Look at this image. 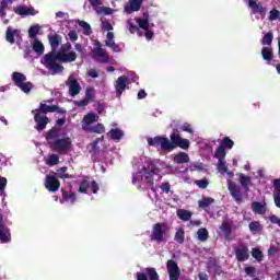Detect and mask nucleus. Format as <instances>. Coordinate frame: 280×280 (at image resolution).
Returning <instances> with one entry per match:
<instances>
[{
	"mask_svg": "<svg viewBox=\"0 0 280 280\" xmlns=\"http://www.w3.org/2000/svg\"><path fill=\"white\" fill-rule=\"evenodd\" d=\"M170 139L163 136H156L154 138H149L148 143L152 148H161L163 152H172L173 150H176V148L189 150V140L182 138L179 132H172Z\"/></svg>",
	"mask_w": 280,
	"mask_h": 280,
	"instance_id": "nucleus-1",
	"label": "nucleus"
},
{
	"mask_svg": "<svg viewBox=\"0 0 280 280\" xmlns=\"http://www.w3.org/2000/svg\"><path fill=\"white\" fill-rule=\"evenodd\" d=\"M100 116H97L95 113H88L83 116L81 121L82 130L89 135H104L106 132V127H104V124L98 122L93 126V124L97 122Z\"/></svg>",
	"mask_w": 280,
	"mask_h": 280,
	"instance_id": "nucleus-2",
	"label": "nucleus"
},
{
	"mask_svg": "<svg viewBox=\"0 0 280 280\" xmlns=\"http://www.w3.org/2000/svg\"><path fill=\"white\" fill-rule=\"evenodd\" d=\"M60 54L57 51L50 50L42 58V65L48 69V71H54V73H62L65 71V67L60 63Z\"/></svg>",
	"mask_w": 280,
	"mask_h": 280,
	"instance_id": "nucleus-3",
	"label": "nucleus"
},
{
	"mask_svg": "<svg viewBox=\"0 0 280 280\" xmlns=\"http://www.w3.org/2000/svg\"><path fill=\"white\" fill-rule=\"evenodd\" d=\"M139 174H141L142 180L145 185H149V187H154V176H159V180L163 178V176H161V168H159L154 162H149L147 166L140 170Z\"/></svg>",
	"mask_w": 280,
	"mask_h": 280,
	"instance_id": "nucleus-4",
	"label": "nucleus"
},
{
	"mask_svg": "<svg viewBox=\"0 0 280 280\" xmlns=\"http://www.w3.org/2000/svg\"><path fill=\"white\" fill-rule=\"evenodd\" d=\"M167 223L158 222L153 224L152 232L150 235L151 242H156V244H163V242H167Z\"/></svg>",
	"mask_w": 280,
	"mask_h": 280,
	"instance_id": "nucleus-5",
	"label": "nucleus"
},
{
	"mask_svg": "<svg viewBox=\"0 0 280 280\" xmlns=\"http://www.w3.org/2000/svg\"><path fill=\"white\" fill-rule=\"evenodd\" d=\"M71 138L69 137L57 139L50 143L51 150H54V152H59V154H67V152L71 150Z\"/></svg>",
	"mask_w": 280,
	"mask_h": 280,
	"instance_id": "nucleus-6",
	"label": "nucleus"
},
{
	"mask_svg": "<svg viewBox=\"0 0 280 280\" xmlns=\"http://www.w3.org/2000/svg\"><path fill=\"white\" fill-rule=\"evenodd\" d=\"M90 188L92 190V194H97V191H100V185L97 184V182H95V180L91 182V177L84 176L81 180L78 192L79 194H89Z\"/></svg>",
	"mask_w": 280,
	"mask_h": 280,
	"instance_id": "nucleus-7",
	"label": "nucleus"
},
{
	"mask_svg": "<svg viewBox=\"0 0 280 280\" xmlns=\"http://www.w3.org/2000/svg\"><path fill=\"white\" fill-rule=\"evenodd\" d=\"M34 113L39 115H47L48 113H58L59 115H67V109L58 107V105H47L46 103H40L39 107L33 109Z\"/></svg>",
	"mask_w": 280,
	"mask_h": 280,
	"instance_id": "nucleus-8",
	"label": "nucleus"
},
{
	"mask_svg": "<svg viewBox=\"0 0 280 280\" xmlns=\"http://www.w3.org/2000/svg\"><path fill=\"white\" fill-rule=\"evenodd\" d=\"M228 189L233 198L237 202V205H242L244 202V194H242V188L235 184V182L228 179Z\"/></svg>",
	"mask_w": 280,
	"mask_h": 280,
	"instance_id": "nucleus-9",
	"label": "nucleus"
},
{
	"mask_svg": "<svg viewBox=\"0 0 280 280\" xmlns=\"http://www.w3.org/2000/svg\"><path fill=\"white\" fill-rule=\"evenodd\" d=\"M32 115H34V121L36 124L34 126L35 130H37V132H43V130H45V128H47V125L49 124V117L34 110H32Z\"/></svg>",
	"mask_w": 280,
	"mask_h": 280,
	"instance_id": "nucleus-10",
	"label": "nucleus"
},
{
	"mask_svg": "<svg viewBox=\"0 0 280 280\" xmlns=\"http://www.w3.org/2000/svg\"><path fill=\"white\" fill-rule=\"evenodd\" d=\"M130 82V79L127 75H120L118 77V79L115 82V91H116V97L121 98V96L124 95V91H126V89H130L128 86Z\"/></svg>",
	"mask_w": 280,
	"mask_h": 280,
	"instance_id": "nucleus-11",
	"label": "nucleus"
},
{
	"mask_svg": "<svg viewBox=\"0 0 280 280\" xmlns=\"http://www.w3.org/2000/svg\"><path fill=\"white\" fill-rule=\"evenodd\" d=\"M166 270L168 272L170 280H178L180 279V268L176 260L170 259L166 261Z\"/></svg>",
	"mask_w": 280,
	"mask_h": 280,
	"instance_id": "nucleus-12",
	"label": "nucleus"
},
{
	"mask_svg": "<svg viewBox=\"0 0 280 280\" xmlns=\"http://www.w3.org/2000/svg\"><path fill=\"white\" fill-rule=\"evenodd\" d=\"M45 188L50 191V194H56L60 189V180L56 175H47L45 179Z\"/></svg>",
	"mask_w": 280,
	"mask_h": 280,
	"instance_id": "nucleus-13",
	"label": "nucleus"
},
{
	"mask_svg": "<svg viewBox=\"0 0 280 280\" xmlns=\"http://www.w3.org/2000/svg\"><path fill=\"white\" fill-rule=\"evenodd\" d=\"M145 272L147 273L137 272V280H161V277L159 276V272H156V269L154 267H148L145 269Z\"/></svg>",
	"mask_w": 280,
	"mask_h": 280,
	"instance_id": "nucleus-14",
	"label": "nucleus"
},
{
	"mask_svg": "<svg viewBox=\"0 0 280 280\" xmlns=\"http://www.w3.org/2000/svg\"><path fill=\"white\" fill-rule=\"evenodd\" d=\"M66 84L67 86H69V95H71V97L80 95V91H82V88L80 86L78 79H75L74 77H69Z\"/></svg>",
	"mask_w": 280,
	"mask_h": 280,
	"instance_id": "nucleus-15",
	"label": "nucleus"
},
{
	"mask_svg": "<svg viewBox=\"0 0 280 280\" xmlns=\"http://www.w3.org/2000/svg\"><path fill=\"white\" fill-rule=\"evenodd\" d=\"M13 12L15 14H19V16L25 18V16H36L38 14V11H35L33 7H24V5H19L13 9Z\"/></svg>",
	"mask_w": 280,
	"mask_h": 280,
	"instance_id": "nucleus-16",
	"label": "nucleus"
},
{
	"mask_svg": "<svg viewBox=\"0 0 280 280\" xmlns=\"http://www.w3.org/2000/svg\"><path fill=\"white\" fill-rule=\"evenodd\" d=\"M142 4L143 0H129L128 3L125 5V12L127 14H132V12H139Z\"/></svg>",
	"mask_w": 280,
	"mask_h": 280,
	"instance_id": "nucleus-17",
	"label": "nucleus"
},
{
	"mask_svg": "<svg viewBox=\"0 0 280 280\" xmlns=\"http://www.w3.org/2000/svg\"><path fill=\"white\" fill-rule=\"evenodd\" d=\"M234 253L236 259L241 262L247 261V259L250 257V253L248 252V247L246 246L236 247L234 249Z\"/></svg>",
	"mask_w": 280,
	"mask_h": 280,
	"instance_id": "nucleus-18",
	"label": "nucleus"
},
{
	"mask_svg": "<svg viewBox=\"0 0 280 280\" xmlns=\"http://www.w3.org/2000/svg\"><path fill=\"white\" fill-rule=\"evenodd\" d=\"M48 43L50 45L51 51H58V47L62 45V36L58 35V33L49 35Z\"/></svg>",
	"mask_w": 280,
	"mask_h": 280,
	"instance_id": "nucleus-19",
	"label": "nucleus"
},
{
	"mask_svg": "<svg viewBox=\"0 0 280 280\" xmlns=\"http://www.w3.org/2000/svg\"><path fill=\"white\" fill-rule=\"evenodd\" d=\"M219 229L225 240H228V241L231 240V235L233 233V228H232L231 223L223 221Z\"/></svg>",
	"mask_w": 280,
	"mask_h": 280,
	"instance_id": "nucleus-20",
	"label": "nucleus"
},
{
	"mask_svg": "<svg viewBox=\"0 0 280 280\" xmlns=\"http://www.w3.org/2000/svg\"><path fill=\"white\" fill-rule=\"evenodd\" d=\"M59 58H60V62H63V63L75 62V60H78V54L71 50L66 54H59Z\"/></svg>",
	"mask_w": 280,
	"mask_h": 280,
	"instance_id": "nucleus-21",
	"label": "nucleus"
},
{
	"mask_svg": "<svg viewBox=\"0 0 280 280\" xmlns=\"http://www.w3.org/2000/svg\"><path fill=\"white\" fill-rule=\"evenodd\" d=\"M14 36H21V31L12 30V27L9 26L5 33L7 43H10V45H14L15 43Z\"/></svg>",
	"mask_w": 280,
	"mask_h": 280,
	"instance_id": "nucleus-22",
	"label": "nucleus"
},
{
	"mask_svg": "<svg viewBox=\"0 0 280 280\" xmlns=\"http://www.w3.org/2000/svg\"><path fill=\"white\" fill-rule=\"evenodd\" d=\"M93 58H102L100 59V62L106 63L108 62V55L106 54V50L103 48L98 47L92 52Z\"/></svg>",
	"mask_w": 280,
	"mask_h": 280,
	"instance_id": "nucleus-23",
	"label": "nucleus"
},
{
	"mask_svg": "<svg viewBox=\"0 0 280 280\" xmlns=\"http://www.w3.org/2000/svg\"><path fill=\"white\" fill-rule=\"evenodd\" d=\"M248 5L253 10V14H266V8L257 3L255 0H248Z\"/></svg>",
	"mask_w": 280,
	"mask_h": 280,
	"instance_id": "nucleus-24",
	"label": "nucleus"
},
{
	"mask_svg": "<svg viewBox=\"0 0 280 280\" xmlns=\"http://www.w3.org/2000/svg\"><path fill=\"white\" fill-rule=\"evenodd\" d=\"M252 210L254 213H257L258 215H264L266 213V203H261L259 201H253Z\"/></svg>",
	"mask_w": 280,
	"mask_h": 280,
	"instance_id": "nucleus-25",
	"label": "nucleus"
},
{
	"mask_svg": "<svg viewBox=\"0 0 280 280\" xmlns=\"http://www.w3.org/2000/svg\"><path fill=\"white\" fill-rule=\"evenodd\" d=\"M238 178L240 184L243 187L244 191L248 194V191H250V187H248V185H250V177L246 176L244 173H241L238 175Z\"/></svg>",
	"mask_w": 280,
	"mask_h": 280,
	"instance_id": "nucleus-26",
	"label": "nucleus"
},
{
	"mask_svg": "<svg viewBox=\"0 0 280 280\" xmlns=\"http://www.w3.org/2000/svg\"><path fill=\"white\" fill-rule=\"evenodd\" d=\"M33 51L37 54V56H43L45 54V45L42 44L38 38H35L32 43Z\"/></svg>",
	"mask_w": 280,
	"mask_h": 280,
	"instance_id": "nucleus-27",
	"label": "nucleus"
},
{
	"mask_svg": "<svg viewBox=\"0 0 280 280\" xmlns=\"http://www.w3.org/2000/svg\"><path fill=\"white\" fill-rule=\"evenodd\" d=\"M173 161L177 165H183V163H189V154H187L185 152H179V153L175 154Z\"/></svg>",
	"mask_w": 280,
	"mask_h": 280,
	"instance_id": "nucleus-28",
	"label": "nucleus"
},
{
	"mask_svg": "<svg viewBox=\"0 0 280 280\" xmlns=\"http://www.w3.org/2000/svg\"><path fill=\"white\" fill-rule=\"evenodd\" d=\"M11 78H12V82H13V84H15V86H19L20 84H22V82L27 81V77H25V74H23L21 72H13Z\"/></svg>",
	"mask_w": 280,
	"mask_h": 280,
	"instance_id": "nucleus-29",
	"label": "nucleus"
},
{
	"mask_svg": "<svg viewBox=\"0 0 280 280\" xmlns=\"http://www.w3.org/2000/svg\"><path fill=\"white\" fill-rule=\"evenodd\" d=\"M12 238V235L10 234V229L8 228H0V242L2 244H8L10 240Z\"/></svg>",
	"mask_w": 280,
	"mask_h": 280,
	"instance_id": "nucleus-30",
	"label": "nucleus"
},
{
	"mask_svg": "<svg viewBox=\"0 0 280 280\" xmlns=\"http://www.w3.org/2000/svg\"><path fill=\"white\" fill-rule=\"evenodd\" d=\"M107 137L112 139V141H119L124 137V131L121 129H112L110 131L107 132Z\"/></svg>",
	"mask_w": 280,
	"mask_h": 280,
	"instance_id": "nucleus-31",
	"label": "nucleus"
},
{
	"mask_svg": "<svg viewBox=\"0 0 280 280\" xmlns=\"http://www.w3.org/2000/svg\"><path fill=\"white\" fill-rule=\"evenodd\" d=\"M149 14L143 13V19H138L137 23L141 30H150V20H149Z\"/></svg>",
	"mask_w": 280,
	"mask_h": 280,
	"instance_id": "nucleus-32",
	"label": "nucleus"
},
{
	"mask_svg": "<svg viewBox=\"0 0 280 280\" xmlns=\"http://www.w3.org/2000/svg\"><path fill=\"white\" fill-rule=\"evenodd\" d=\"M213 202H215V199L211 197H203L201 200L198 201V206L200 209H209V207H211Z\"/></svg>",
	"mask_w": 280,
	"mask_h": 280,
	"instance_id": "nucleus-33",
	"label": "nucleus"
},
{
	"mask_svg": "<svg viewBox=\"0 0 280 280\" xmlns=\"http://www.w3.org/2000/svg\"><path fill=\"white\" fill-rule=\"evenodd\" d=\"M55 176H57L58 178H61L62 180H67V178L69 179L75 178L74 175L67 174V166H62L61 168L57 170V174Z\"/></svg>",
	"mask_w": 280,
	"mask_h": 280,
	"instance_id": "nucleus-34",
	"label": "nucleus"
},
{
	"mask_svg": "<svg viewBox=\"0 0 280 280\" xmlns=\"http://www.w3.org/2000/svg\"><path fill=\"white\" fill-rule=\"evenodd\" d=\"M261 56H262V59L266 60L267 62L272 61V58H275V54L272 52V48L264 47L261 49Z\"/></svg>",
	"mask_w": 280,
	"mask_h": 280,
	"instance_id": "nucleus-35",
	"label": "nucleus"
},
{
	"mask_svg": "<svg viewBox=\"0 0 280 280\" xmlns=\"http://www.w3.org/2000/svg\"><path fill=\"white\" fill-rule=\"evenodd\" d=\"M191 215L192 213L188 210H185V209L177 210V218H179V220H183V222H189V220H191Z\"/></svg>",
	"mask_w": 280,
	"mask_h": 280,
	"instance_id": "nucleus-36",
	"label": "nucleus"
},
{
	"mask_svg": "<svg viewBox=\"0 0 280 280\" xmlns=\"http://www.w3.org/2000/svg\"><path fill=\"white\" fill-rule=\"evenodd\" d=\"M62 191V199L60 200V202H62V200L65 202H71V205L75 203V192H69L67 190H61Z\"/></svg>",
	"mask_w": 280,
	"mask_h": 280,
	"instance_id": "nucleus-37",
	"label": "nucleus"
},
{
	"mask_svg": "<svg viewBox=\"0 0 280 280\" xmlns=\"http://www.w3.org/2000/svg\"><path fill=\"white\" fill-rule=\"evenodd\" d=\"M60 137V129L52 127L50 130L46 133V141H52V139H58Z\"/></svg>",
	"mask_w": 280,
	"mask_h": 280,
	"instance_id": "nucleus-38",
	"label": "nucleus"
},
{
	"mask_svg": "<svg viewBox=\"0 0 280 280\" xmlns=\"http://www.w3.org/2000/svg\"><path fill=\"white\" fill-rule=\"evenodd\" d=\"M214 159H218V161H224L226 159V149L219 145L214 152Z\"/></svg>",
	"mask_w": 280,
	"mask_h": 280,
	"instance_id": "nucleus-39",
	"label": "nucleus"
},
{
	"mask_svg": "<svg viewBox=\"0 0 280 280\" xmlns=\"http://www.w3.org/2000/svg\"><path fill=\"white\" fill-rule=\"evenodd\" d=\"M233 145H235V142L230 137H224L220 143V147L225 150H233Z\"/></svg>",
	"mask_w": 280,
	"mask_h": 280,
	"instance_id": "nucleus-40",
	"label": "nucleus"
},
{
	"mask_svg": "<svg viewBox=\"0 0 280 280\" xmlns=\"http://www.w3.org/2000/svg\"><path fill=\"white\" fill-rule=\"evenodd\" d=\"M197 237L199 242H207L209 240V231L206 228H200L197 231Z\"/></svg>",
	"mask_w": 280,
	"mask_h": 280,
	"instance_id": "nucleus-41",
	"label": "nucleus"
},
{
	"mask_svg": "<svg viewBox=\"0 0 280 280\" xmlns=\"http://www.w3.org/2000/svg\"><path fill=\"white\" fill-rule=\"evenodd\" d=\"M249 231L252 233H261V231H264V225H261L259 221H252L249 223Z\"/></svg>",
	"mask_w": 280,
	"mask_h": 280,
	"instance_id": "nucleus-42",
	"label": "nucleus"
},
{
	"mask_svg": "<svg viewBox=\"0 0 280 280\" xmlns=\"http://www.w3.org/2000/svg\"><path fill=\"white\" fill-rule=\"evenodd\" d=\"M272 40H275V35L272 34V32H268L261 38V45H267L268 47H270V45H272Z\"/></svg>",
	"mask_w": 280,
	"mask_h": 280,
	"instance_id": "nucleus-43",
	"label": "nucleus"
},
{
	"mask_svg": "<svg viewBox=\"0 0 280 280\" xmlns=\"http://www.w3.org/2000/svg\"><path fill=\"white\" fill-rule=\"evenodd\" d=\"M39 32H40V25L34 24L28 28V36L31 38H34V40H36V36H38Z\"/></svg>",
	"mask_w": 280,
	"mask_h": 280,
	"instance_id": "nucleus-44",
	"label": "nucleus"
},
{
	"mask_svg": "<svg viewBox=\"0 0 280 280\" xmlns=\"http://www.w3.org/2000/svg\"><path fill=\"white\" fill-rule=\"evenodd\" d=\"M79 27H82L83 34L85 36H91L93 34V31L91 30V24L84 21H79Z\"/></svg>",
	"mask_w": 280,
	"mask_h": 280,
	"instance_id": "nucleus-45",
	"label": "nucleus"
},
{
	"mask_svg": "<svg viewBox=\"0 0 280 280\" xmlns=\"http://www.w3.org/2000/svg\"><path fill=\"white\" fill-rule=\"evenodd\" d=\"M252 257H254L256 261H264V253L257 247L252 249Z\"/></svg>",
	"mask_w": 280,
	"mask_h": 280,
	"instance_id": "nucleus-46",
	"label": "nucleus"
},
{
	"mask_svg": "<svg viewBox=\"0 0 280 280\" xmlns=\"http://www.w3.org/2000/svg\"><path fill=\"white\" fill-rule=\"evenodd\" d=\"M18 89H21V91H23V93H30V91H32V89H34V84H32V82H22L18 85Z\"/></svg>",
	"mask_w": 280,
	"mask_h": 280,
	"instance_id": "nucleus-47",
	"label": "nucleus"
},
{
	"mask_svg": "<svg viewBox=\"0 0 280 280\" xmlns=\"http://www.w3.org/2000/svg\"><path fill=\"white\" fill-rule=\"evenodd\" d=\"M217 170L222 175L226 174V172L229 170V167L226 166V162L224 160H219L218 164H217Z\"/></svg>",
	"mask_w": 280,
	"mask_h": 280,
	"instance_id": "nucleus-48",
	"label": "nucleus"
},
{
	"mask_svg": "<svg viewBox=\"0 0 280 280\" xmlns=\"http://www.w3.org/2000/svg\"><path fill=\"white\" fill-rule=\"evenodd\" d=\"M175 242H177V244H184V242H185V230L179 229V230L176 231Z\"/></svg>",
	"mask_w": 280,
	"mask_h": 280,
	"instance_id": "nucleus-49",
	"label": "nucleus"
},
{
	"mask_svg": "<svg viewBox=\"0 0 280 280\" xmlns=\"http://www.w3.org/2000/svg\"><path fill=\"white\" fill-rule=\"evenodd\" d=\"M85 100L88 102H93V100H95V89L94 88H88L85 90Z\"/></svg>",
	"mask_w": 280,
	"mask_h": 280,
	"instance_id": "nucleus-50",
	"label": "nucleus"
},
{
	"mask_svg": "<svg viewBox=\"0 0 280 280\" xmlns=\"http://www.w3.org/2000/svg\"><path fill=\"white\" fill-rule=\"evenodd\" d=\"M195 185L199 187V189H207L209 187V180L207 178L195 180Z\"/></svg>",
	"mask_w": 280,
	"mask_h": 280,
	"instance_id": "nucleus-51",
	"label": "nucleus"
},
{
	"mask_svg": "<svg viewBox=\"0 0 280 280\" xmlns=\"http://www.w3.org/2000/svg\"><path fill=\"white\" fill-rule=\"evenodd\" d=\"M269 21H279L280 19V11L277 10V9H272L270 12H269Z\"/></svg>",
	"mask_w": 280,
	"mask_h": 280,
	"instance_id": "nucleus-52",
	"label": "nucleus"
},
{
	"mask_svg": "<svg viewBox=\"0 0 280 280\" xmlns=\"http://www.w3.org/2000/svg\"><path fill=\"white\" fill-rule=\"evenodd\" d=\"M8 186V178L0 175V196H3L5 187Z\"/></svg>",
	"mask_w": 280,
	"mask_h": 280,
	"instance_id": "nucleus-53",
	"label": "nucleus"
},
{
	"mask_svg": "<svg viewBox=\"0 0 280 280\" xmlns=\"http://www.w3.org/2000/svg\"><path fill=\"white\" fill-rule=\"evenodd\" d=\"M69 51H71V43H66V44H62L61 47H60V50L57 51L58 54H69Z\"/></svg>",
	"mask_w": 280,
	"mask_h": 280,
	"instance_id": "nucleus-54",
	"label": "nucleus"
},
{
	"mask_svg": "<svg viewBox=\"0 0 280 280\" xmlns=\"http://www.w3.org/2000/svg\"><path fill=\"white\" fill-rule=\"evenodd\" d=\"M48 163L50 165H58V163H60V158L57 154H51L48 158Z\"/></svg>",
	"mask_w": 280,
	"mask_h": 280,
	"instance_id": "nucleus-55",
	"label": "nucleus"
},
{
	"mask_svg": "<svg viewBox=\"0 0 280 280\" xmlns=\"http://www.w3.org/2000/svg\"><path fill=\"white\" fill-rule=\"evenodd\" d=\"M90 101H88V98H83L81 101H74V106H77L78 108H83L84 106H89Z\"/></svg>",
	"mask_w": 280,
	"mask_h": 280,
	"instance_id": "nucleus-56",
	"label": "nucleus"
},
{
	"mask_svg": "<svg viewBox=\"0 0 280 280\" xmlns=\"http://www.w3.org/2000/svg\"><path fill=\"white\" fill-rule=\"evenodd\" d=\"M160 189H162L163 194H170L172 185L168 182L162 183Z\"/></svg>",
	"mask_w": 280,
	"mask_h": 280,
	"instance_id": "nucleus-57",
	"label": "nucleus"
},
{
	"mask_svg": "<svg viewBox=\"0 0 280 280\" xmlns=\"http://www.w3.org/2000/svg\"><path fill=\"white\" fill-rule=\"evenodd\" d=\"M180 130H183V132H188L189 135H194V129L191 128V125L186 122L180 127Z\"/></svg>",
	"mask_w": 280,
	"mask_h": 280,
	"instance_id": "nucleus-58",
	"label": "nucleus"
},
{
	"mask_svg": "<svg viewBox=\"0 0 280 280\" xmlns=\"http://www.w3.org/2000/svg\"><path fill=\"white\" fill-rule=\"evenodd\" d=\"M102 27L105 32H113V24L108 21H103Z\"/></svg>",
	"mask_w": 280,
	"mask_h": 280,
	"instance_id": "nucleus-59",
	"label": "nucleus"
},
{
	"mask_svg": "<svg viewBox=\"0 0 280 280\" xmlns=\"http://www.w3.org/2000/svg\"><path fill=\"white\" fill-rule=\"evenodd\" d=\"M279 253V247L277 246H270L268 249V256L269 257H275V255Z\"/></svg>",
	"mask_w": 280,
	"mask_h": 280,
	"instance_id": "nucleus-60",
	"label": "nucleus"
},
{
	"mask_svg": "<svg viewBox=\"0 0 280 280\" xmlns=\"http://www.w3.org/2000/svg\"><path fill=\"white\" fill-rule=\"evenodd\" d=\"M68 36H69L71 43H75V40H78V32H75V31H70L68 33Z\"/></svg>",
	"mask_w": 280,
	"mask_h": 280,
	"instance_id": "nucleus-61",
	"label": "nucleus"
},
{
	"mask_svg": "<svg viewBox=\"0 0 280 280\" xmlns=\"http://www.w3.org/2000/svg\"><path fill=\"white\" fill-rule=\"evenodd\" d=\"M273 194H280V178L273 180Z\"/></svg>",
	"mask_w": 280,
	"mask_h": 280,
	"instance_id": "nucleus-62",
	"label": "nucleus"
},
{
	"mask_svg": "<svg viewBox=\"0 0 280 280\" xmlns=\"http://www.w3.org/2000/svg\"><path fill=\"white\" fill-rule=\"evenodd\" d=\"M245 272L248 277H255L256 269L255 267H245Z\"/></svg>",
	"mask_w": 280,
	"mask_h": 280,
	"instance_id": "nucleus-63",
	"label": "nucleus"
},
{
	"mask_svg": "<svg viewBox=\"0 0 280 280\" xmlns=\"http://www.w3.org/2000/svg\"><path fill=\"white\" fill-rule=\"evenodd\" d=\"M273 200H275L276 207L280 209V194H273Z\"/></svg>",
	"mask_w": 280,
	"mask_h": 280,
	"instance_id": "nucleus-64",
	"label": "nucleus"
}]
</instances>
